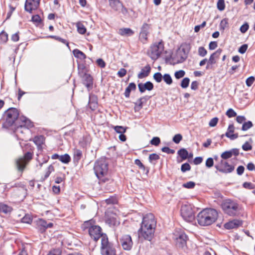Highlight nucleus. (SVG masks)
Instances as JSON below:
<instances>
[{
	"label": "nucleus",
	"mask_w": 255,
	"mask_h": 255,
	"mask_svg": "<svg viewBox=\"0 0 255 255\" xmlns=\"http://www.w3.org/2000/svg\"><path fill=\"white\" fill-rule=\"evenodd\" d=\"M156 222L152 214H146L143 217L140 229L138 231L139 239L151 241L154 236Z\"/></svg>",
	"instance_id": "f257e3e1"
},
{
	"label": "nucleus",
	"mask_w": 255,
	"mask_h": 255,
	"mask_svg": "<svg viewBox=\"0 0 255 255\" xmlns=\"http://www.w3.org/2000/svg\"><path fill=\"white\" fill-rule=\"evenodd\" d=\"M218 218L217 211L213 209L207 208L199 213L197 216L198 224L202 226H209L214 223Z\"/></svg>",
	"instance_id": "f03ea898"
},
{
	"label": "nucleus",
	"mask_w": 255,
	"mask_h": 255,
	"mask_svg": "<svg viewBox=\"0 0 255 255\" xmlns=\"http://www.w3.org/2000/svg\"><path fill=\"white\" fill-rule=\"evenodd\" d=\"M19 126L15 130V133L19 139L27 141L30 140L27 135L29 134L30 131L29 128H32L33 125L32 123L25 117H21L19 118Z\"/></svg>",
	"instance_id": "7ed1b4c3"
},
{
	"label": "nucleus",
	"mask_w": 255,
	"mask_h": 255,
	"mask_svg": "<svg viewBox=\"0 0 255 255\" xmlns=\"http://www.w3.org/2000/svg\"><path fill=\"white\" fill-rule=\"evenodd\" d=\"M221 207L224 212L232 217L240 215L243 209L236 201L228 199L223 201Z\"/></svg>",
	"instance_id": "20e7f679"
},
{
	"label": "nucleus",
	"mask_w": 255,
	"mask_h": 255,
	"mask_svg": "<svg viewBox=\"0 0 255 255\" xmlns=\"http://www.w3.org/2000/svg\"><path fill=\"white\" fill-rule=\"evenodd\" d=\"M94 170L100 182L105 183L108 180L106 177L108 171V163L104 158H101L96 161L94 164Z\"/></svg>",
	"instance_id": "39448f33"
},
{
	"label": "nucleus",
	"mask_w": 255,
	"mask_h": 255,
	"mask_svg": "<svg viewBox=\"0 0 255 255\" xmlns=\"http://www.w3.org/2000/svg\"><path fill=\"white\" fill-rule=\"evenodd\" d=\"M91 221H87L84 223V226L85 228H88L89 234L91 237L95 241H97L99 238H101L105 234L102 232L101 228L97 225H91Z\"/></svg>",
	"instance_id": "423d86ee"
},
{
	"label": "nucleus",
	"mask_w": 255,
	"mask_h": 255,
	"mask_svg": "<svg viewBox=\"0 0 255 255\" xmlns=\"http://www.w3.org/2000/svg\"><path fill=\"white\" fill-rule=\"evenodd\" d=\"M101 253L102 255H116V251L113 244L109 242L107 235L102 237Z\"/></svg>",
	"instance_id": "0eeeda50"
},
{
	"label": "nucleus",
	"mask_w": 255,
	"mask_h": 255,
	"mask_svg": "<svg viewBox=\"0 0 255 255\" xmlns=\"http://www.w3.org/2000/svg\"><path fill=\"white\" fill-rule=\"evenodd\" d=\"M181 215L187 222H192L195 219V213L193 206L190 204H184L181 208Z\"/></svg>",
	"instance_id": "6e6552de"
},
{
	"label": "nucleus",
	"mask_w": 255,
	"mask_h": 255,
	"mask_svg": "<svg viewBox=\"0 0 255 255\" xmlns=\"http://www.w3.org/2000/svg\"><path fill=\"white\" fill-rule=\"evenodd\" d=\"M19 116V112L16 108L8 109L4 113L5 125L10 127L12 126Z\"/></svg>",
	"instance_id": "1a4fd4ad"
},
{
	"label": "nucleus",
	"mask_w": 255,
	"mask_h": 255,
	"mask_svg": "<svg viewBox=\"0 0 255 255\" xmlns=\"http://www.w3.org/2000/svg\"><path fill=\"white\" fill-rule=\"evenodd\" d=\"M163 49L164 46L161 41L155 43L150 46L148 55L152 59L156 60L160 56Z\"/></svg>",
	"instance_id": "9d476101"
},
{
	"label": "nucleus",
	"mask_w": 255,
	"mask_h": 255,
	"mask_svg": "<svg viewBox=\"0 0 255 255\" xmlns=\"http://www.w3.org/2000/svg\"><path fill=\"white\" fill-rule=\"evenodd\" d=\"M32 158V154L30 152H26L23 157L19 158L16 162V166L19 170L22 171L26 164Z\"/></svg>",
	"instance_id": "9b49d317"
},
{
	"label": "nucleus",
	"mask_w": 255,
	"mask_h": 255,
	"mask_svg": "<svg viewBox=\"0 0 255 255\" xmlns=\"http://www.w3.org/2000/svg\"><path fill=\"white\" fill-rule=\"evenodd\" d=\"M172 238L175 243L179 248L184 247L186 244V235L183 233H178L173 234Z\"/></svg>",
	"instance_id": "f8f14e48"
},
{
	"label": "nucleus",
	"mask_w": 255,
	"mask_h": 255,
	"mask_svg": "<svg viewBox=\"0 0 255 255\" xmlns=\"http://www.w3.org/2000/svg\"><path fill=\"white\" fill-rule=\"evenodd\" d=\"M40 0H26L25 2V10L30 13L36 10L39 6Z\"/></svg>",
	"instance_id": "ddd939ff"
},
{
	"label": "nucleus",
	"mask_w": 255,
	"mask_h": 255,
	"mask_svg": "<svg viewBox=\"0 0 255 255\" xmlns=\"http://www.w3.org/2000/svg\"><path fill=\"white\" fill-rule=\"evenodd\" d=\"M120 241L121 245L124 250L128 251L131 249L133 243L129 235H123Z\"/></svg>",
	"instance_id": "4468645a"
},
{
	"label": "nucleus",
	"mask_w": 255,
	"mask_h": 255,
	"mask_svg": "<svg viewBox=\"0 0 255 255\" xmlns=\"http://www.w3.org/2000/svg\"><path fill=\"white\" fill-rule=\"evenodd\" d=\"M222 50L221 49H218L216 51L212 53L208 61L206 66V69H208L210 68V66L216 63V60L219 58L220 55L221 54Z\"/></svg>",
	"instance_id": "2eb2a0df"
},
{
	"label": "nucleus",
	"mask_w": 255,
	"mask_h": 255,
	"mask_svg": "<svg viewBox=\"0 0 255 255\" xmlns=\"http://www.w3.org/2000/svg\"><path fill=\"white\" fill-rule=\"evenodd\" d=\"M106 223L111 227L116 226L120 224L117 216L113 214L107 215Z\"/></svg>",
	"instance_id": "dca6fc26"
},
{
	"label": "nucleus",
	"mask_w": 255,
	"mask_h": 255,
	"mask_svg": "<svg viewBox=\"0 0 255 255\" xmlns=\"http://www.w3.org/2000/svg\"><path fill=\"white\" fill-rule=\"evenodd\" d=\"M84 85L87 87L88 91L93 88V78L92 76L88 74L81 77Z\"/></svg>",
	"instance_id": "f3484780"
},
{
	"label": "nucleus",
	"mask_w": 255,
	"mask_h": 255,
	"mask_svg": "<svg viewBox=\"0 0 255 255\" xmlns=\"http://www.w3.org/2000/svg\"><path fill=\"white\" fill-rule=\"evenodd\" d=\"M242 224V222L239 220L234 219L233 220L224 225V227L226 229H232L237 228L241 226Z\"/></svg>",
	"instance_id": "a211bd4d"
},
{
	"label": "nucleus",
	"mask_w": 255,
	"mask_h": 255,
	"mask_svg": "<svg viewBox=\"0 0 255 255\" xmlns=\"http://www.w3.org/2000/svg\"><path fill=\"white\" fill-rule=\"evenodd\" d=\"M235 130V127L233 124L229 126L225 135L231 140H234L238 138V135L237 133H233Z\"/></svg>",
	"instance_id": "6ab92c4d"
},
{
	"label": "nucleus",
	"mask_w": 255,
	"mask_h": 255,
	"mask_svg": "<svg viewBox=\"0 0 255 255\" xmlns=\"http://www.w3.org/2000/svg\"><path fill=\"white\" fill-rule=\"evenodd\" d=\"M37 225L39 228V230L41 231V232H43L46 229L52 227L53 224L52 223H47L45 220L39 219L38 221H37Z\"/></svg>",
	"instance_id": "aec40b11"
},
{
	"label": "nucleus",
	"mask_w": 255,
	"mask_h": 255,
	"mask_svg": "<svg viewBox=\"0 0 255 255\" xmlns=\"http://www.w3.org/2000/svg\"><path fill=\"white\" fill-rule=\"evenodd\" d=\"M138 87L141 93H143L146 90L151 91L153 88V84L149 81L144 84L139 83L138 84Z\"/></svg>",
	"instance_id": "412c9836"
},
{
	"label": "nucleus",
	"mask_w": 255,
	"mask_h": 255,
	"mask_svg": "<svg viewBox=\"0 0 255 255\" xmlns=\"http://www.w3.org/2000/svg\"><path fill=\"white\" fill-rule=\"evenodd\" d=\"M111 7L115 11H119L123 7V3L119 0H109Z\"/></svg>",
	"instance_id": "4be33fe9"
},
{
	"label": "nucleus",
	"mask_w": 255,
	"mask_h": 255,
	"mask_svg": "<svg viewBox=\"0 0 255 255\" xmlns=\"http://www.w3.org/2000/svg\"><path fill=\"white\" fill-rule=\"evenodd\" d=\"M221 163L222 164V168H223V170H222V173H228L234 171L235 169L234 166L229 164L226 161H222Z\"/></svg>",
	"instance_id": "5701e85b"
},
{
	"label": "nucleus",
	"mask_w": 255,
	"mask_h": 255,
	"mask_svg": "<svg viewBox=\"0 0 255 255\" xmlns=\"http://www.w3.org/2000/svg\"><path fill=\"white\" fill-rule=\"evenodd\" d=\"M118 33L123 36H130L133 34V31L129 28H122L119 29Z\"/></svg>",
	"instance_id": "b1692460"
},
{
	"label": "nucleus",
	"mask_w": 255,
	"mask_h": 255,
	"mask_svg": "<svg viewBox=\"0 0 255 255\" xmlns=\"http://www.w3.org/2000/svg\"><path fill=\"white\" fill-rule=\"evenodd\" d=\"M150 70L151 68L149 65L145 66L141 69V72L138 74V78L139 79H142L147 77L149 75Z\"/></svg>",
	"instance_id": "393cba45"
},
{
	"label": "nucleus",
	"mask_w": 255,
	"mask_h": 255,
	"mask_svg": "<svg viewBox=\"0 0 255 255\" xmlns=\"http://www.w3.org/2000/svg\"><path fill=\"white\" fill-rule=\"evenodd\" d=\"M78 74L80 77L88 74L89 70L86 66L83 64L78 65Z\"/></svg>",
	"instance_id": "a878e982"
},
{
	"label": "nucleus",
	"mask_w": 255,
	"mask_h": 255,
	"mask_svg": "<svg viewBox=\"0 0 255 255\" xmlns=\"http://www.w3.org/2000/svg\"><path fill=\"white\" fill-rule=\"evenodd\" d=\"M136 89V85L134 83H130L126 89L125 96L126 98H129L130 92Z\"/></svg>",
	"instance_id": "bb28decb"
},
{
	"label": "nucleus",
	"mask_w": 255,
	"mask_h": 255,
	"mask_svg": "<svg viewBox=\"0 0 255 255\" xmlns=\"http://www.w3.org/2000/svg\"><path fill=\"white\" fill-rule=\"evenodd\" d=\"M82 156V151L78 149H75L74 151V161L78 162Z\"/></svg>",
	"instance_id": "cd10ccee"
},
{
	"label": "nucleus",
	"mask_w": 255,
	"mask_h": 255,
	"mask_svg": "<svg viewBox=\"0 0 255 255\" xmlns=\"http://www.w3.org/2000/svg\"><path fill=\"white\" fill-rule=\"evenodd\" d=\"M33 141L38 147H40L44 142V136L42 135L35 136Z\"/></svg>",
	"instance_id": "c85d7f7f"
},
{
	"label": "nucleus",
	"mask_w": 255,
	"mask_h": 255,
	"mask_svg": "<svg viewBox=\"0 0 255 255\" xmlns=\"http://www.w3.org/2000/svg\"><path fill=\"white\" fill-rule=\"evenodd\" d=\"M76 27L78 32L81 34H84L86 32V28L85 26L81 22L76 23Z\"/></svg>",
	"instance_id": "c756f323"
},
{
	"label": "nucleus",
	"mask_w": 255,
	"mask_h": 255,
	"mask_svg": "<svg viewBox=\"0 0 255 255\" xmlns=\"http://www.w3.org/2000/svg\"><path fill=\"white\" fill-rule=\"evenodd\" d=\"M73 53L75 57L77 58L82 59H85L86 58V55L78 49H74L73 51Z\"/></svg>",
	"instance_id": "7c9ffc66"
},
{
	"label": "nucleus",
	"mask_w": 255,
	"mask_h": 255,
	"mask_svg": "<svg viewBox=\"0 0 255 255\" xmlns=\"http://www.w3.org/2000/svg\"><path fill=\"white\" fill-rule=\"evenodd\" d=\"M182 51L184 54V59H185L187 57V55L190 51V45L189 44L185 43L181 46Z\"/></svg>",
	"instance_id": "2f4dec72"
},
{
	"label": "nucleus",
	"mask_w": 255,
	"mask_h": 255,
	"mask_svg": "<svg viewBox=\"0 0 255 255\" xmlns=\"http://www.w3.org/2000/svg\"><path fill=\"white\" fill-rule=\"evenodd\" d=\"M178 154L182 160H185L187 158L188 152L187 150L184 148H182L178 151Z\"/></svg>",
	"instance_id": "473e14b6"
},
{
	"label": "nucleus",
	"mask_w": 255,
	"mask_h": 255,
	"mask_svg": "<svg viewBox=\"0 0 255 255\" xmlns=\"http://www.w3.org/2000/svg\"><path fill=\"white\" fill-rule=\"evenodd\" d=\"M70 160V156L68 154L60 155L59 158V160L64 163H68Z\"/></svg>",
	"instance_id": "72a5a7b5"
},
{
	"label": "nucleus",
	"mask_w": 255,
	"mask_h": 255,
	"mask_svg": "<svg viewBox=\"0 0 255 255\" xmlns=\"http://www.w3.org/2000/svg\"><path fill=\"white\" fill-rule=\"evenodd\" d=\"M11 211V208L5 204H0V212L4 213H8L10 212Z\"/></svg>",
	"instance_id": "f704fd0d"
},
{
	"label": "nucleus",
	"mask_w": 255,
	"mask_h": 255,
	"mask_svg": "<svg viewBox=\"0 0 255 255\" xmlns=\"http://www.w3.org/2000/svg\"><path fill=\"white\" fill-rule=\"evenodd\" d=\"M7 40H8V34L4 31H2L0 33V43H4L7 41Z\"/></svg>",
	"instance_id": "c9c22d12"
},
{
	"label": "nucleus",
	"mask_w": 255,
	"mask_h": 255,
	"mask_svg": "<svg viewBox=\"0 0 255 255\" xmlns=\"http://www.w3.org/2000/svg\"><path fill=\"white\" fill-rule=\"evenodd\" d=\"M32 221L31 216L29 214L25 215L22 219L21 222L26 224H31Z\"/></svg>",
	"instance_id": "e433bc0d"
},
{
	"label": "nucleus",
	"mask_w": 255,
	"mask_h": 255,
	"mask_svg": "<svg viewBox=\"0 0 255 255\" xmlns=\"http://www.w3.org/2000/svg\"><path fill=\"white\" fill-rule=\"evenodd\" d=\"M253 126V123L251 121L245 122L242 126V130L243 131H246L251 128Z\"/></svg>",
	"instance_id": "4c0bfd02"
},
{
	"label": "nucleus",
	"mask_w": 255,
	"mask_h": 255,
	"mask_svg": "<svg viewBox=\"0 0 255 255\" xmlns=\"http://www.w3.org/2000/svg\"><path fill=\"white\" fill-rule=\"evenodd\" d=\"M163 80L168 85H171L172 83V79L170 75L168 74H165L163 76Z\"/></svg>",
	"instance_id": "58836bf2"
},
{
	"label": "nucleus",
	"mask_w": 255,
	"mask_h": 255,
	"mask_svg": "<svg viewBox=\"0 0 255 255\" xmlns=\"http://www.w3.org/2000/svg\"><path fill=\"white\" fill-rule=\"evenodd\" d=\"M217 6L218 10L220 11H223L225 9V4L224 0H218Z\"/></svg>",
	"instance_id": "ea45409f"
},
{
	"label": "nucleus",
	"mask_w": 255,
	"mask_h": 255,
	"mask_svg": "<svg viewBox=\"0 0 255 255\" xmlns=\"http://www.w3.org/2000/svg\"><path fill=\"white\" fill-rule=\"evenodd\" d=\"M185 75V72L183 70H180L177 71H176L174 73L175 77L177 79H180L184 76Z\"/></svg>",
	"instance_id": "a19ab883"
},
{
	"label": "nucleus",
	"mask_w": 255,
	"mask_h": 255,
	"mask_svg": "<svg viewBox=\"0 0 255 255\" xmlns=\"http://www.w3.org/2000/svg\"><path fill=\"white\" fill-rule=\"evenodd\" d=\"M228 24V20L227 18H224L222 19L220 24V29L224 30V29L227 27Z\"/></svg>",
	"instance_id": "79ce46f5"
},
{
	"label": "nucleus",
	"mask_w": 255,
	"mask_h": 255,
	"mask_svg": "<svg viewBox=\"0 0 255 255\" xmlns=\"http://www.w3.org/2000/svg\"><path fill=\"white\" fill-rule=\"evenodd\" d=\"M190 82L189 78L186 77L184 78L181 81V86L183 88H186L188 87Z\"/></svg>",
	"instance_id": "37998d69"
},
{
	"label": "nucleus",
	"mask_w": 255,
	"mask_h": 255,
	"mask_svg": "<svg viewBox=\"0 0 255 255\" xmlns=\"http://www.w3.org/2000/svg\"><path fill=\"white\" fill-rule=\"evenodd\" d=\"M226 115L228 118H231L236 117L237 113L233 109L230 108L226 112Z\"/></svg>",
	"instance_id": "c03bdc74"
},
{
	"label": "nucleus",
	"mask_w": 255,
	"mask_h": 255,
	"mask_svg": "<svg viewBox=\"0 0 255 255\" xmlns=\"http://www.w3.org/2000/svg\"><path fill=\"white\" fill-rule=\"evenodd\" d=\"M198 55L201 57L205 56L207 54V51L203 47H199L198 50Z\"/></svg>",
	"instance_id": "a18cd8bd"
},
{
	"label": "nucleus",
	"mask_w": 255,
	"mask_h": 255,
	"mask_svg": "<svg viewBox=\"0 0 255 255\" xmlns=\"http://www.w3.org/2000/svg\"><path fill=\"white\" fill-rule=\"evenodd\" d=\"M54 167L52 165H49L47 168V171L45 174L44 180L48 178L49 176L51 173L54 171Z\"/></svg>",
	"instance_id": "49530a36"
},
{
	"label": "nucleus",
	"mask_w": 255,
	"mask_h": 255,
	"mask_svg": "<svg viewBox=\"0 0 255 255\" xmlns=\"http://www.w3.org/2000/svg\"><path fill=\"white\" fill-rule=\"evenodd\" d=\"M221 157L223 159H227L232 157V153L230 150L225 151L222 153Z\"/></svg>",
	"instance_id": "de8ad7c7"
},
{
	"label": "nucleus",
	"mask_w": 255,
	"mask_h": 255,
	"mask_svg": "<svg viewBox=\"0 0 255 255\" xmlns=\"http://www.w3.org/2000/svg\"><path fill=\"white\" fill-rule=\"evenodd\" d=\"M114 128L116 132L121 134L125 133L126 131V128L122 126H115Z\"/></svg>",
	"instance_id": "09e8293b"
},
{
	"label": "nucleus",
	"mask_w": 255,
	"mask_h": 255,
	"mask_svg": "<svg viewBox=\"0 0 255 255\" xmlns=\"http://www.w3.org/2000/svg\"><path fill=\"white\" fill-rule=\"evenodd\" d=\"M153 78L157 82L160 83L162 81L163 76L160 73L157 72L154 74Z\"/></svg>",
	"instance_id": "8fccbe9b"
},
{
	"label": "nucleus",
	"mask_w": 255,
	"mask_h": 255,
	"mask_svg": "<svg viewBox=\"0 0 255 255\" xmlns=\"http://www.w3.org/2000/svg\"><path fill=\"white\" fill-rule=\"evenodd\" d=\"M191 169V166L188 163H185L181 165V170L183 172L189 171Z\"/></svg>",
	"instance_id": "3c124183"
},
{
	"label": "nucleus",
	"mask_w": 255,
	"mask_h": 255,
	"mask_svg": "<svg viewBox=\"0 0 255 255\" xmlns=\"http://www.w3.org/2000/svg\"><path fill=\"white\" fill-rule=\"evenodd\" d=\"M159 159V156L156 153H152L149 156V160L150 162H152L153 161H156Z\"/></svg>",
	"instance_id": "603ef678"
},
{
	"label": "nucleus",
	"mask_w": 255,
	"mask_h": 255,
	"mask_svg": "<svg viewBox=\"0 0 255 255\" xmlns=\"http://www.w3.org/2000/svg\"><path fill=\"white\" fill-rule=\"evenodd\" d=\"M182 139V136L180 134H175L173 137V141L176 144L179 143Z\"/></svg>",
	"instance_id": "864d4df0"
},
{
	"label": "nucleus",
	"mask_w": 255,
	"mask_h": 255,
	"mask_svg": "<svg viewBox=\"0 0 255 255\" xmlns=\"http://www.w3.org/2000/svg\"><path fill=\"white\" fill-rule=\"evenodd\" d=\"M160 142V139L158 137H154L150 141V143L152 145L157 146Z\"/></svg>",
	"instance_id": "5fc2aeb1"
},
{
	"label": "nucleus",
	"mask_w": 255,
	"mask_h": 255,
	"mask_svg": "<svg viewBox=\"0 0 255 255\" xmlns=\"http://www.w3.org/2000/svg\"><path fill=\"white\" fill-rule=\"evenodd\" d=\"M195 183L193 181H189L183 184V186L185 188L191 189L194 187Z\"/></svg>",
	"instance_id": "6e6d98bb"
},
{
	"label": "nucleus",
	"mask_w": 255,
	"mask_h": 255,
	"mask_svg": "<svg viewBox=\"0 0 255 255\" xmlns=\"http://www.w3.org/2000/svg\"><path fill=\"white\" fill-rule=\"evenodd\" d=\"M242 148L245 151H249L252 149V146L249 142L247 141L242 145Z\"/></svg>",
	"instance_id": "4d7b16f0"
},
{
	"label": "nucleus",
	"mask_w": 255,
	"mask_h": 255,
	"mask_svg": "<svg viewBox=\"0 0 255 255\" xmlns=\"http://www.w3.org/2000/svg\"><path fill=\"white\" fill-rule=\"evenodd\" d=\"M218 118L216 117L212 119L209 123V126L211 127H215L218 123Z\"/></svg>",
	"instance_id": "13d9d810"
},
{
	"label": "nucleus",
	"mask_w": 255,
	"mask_h": 255,
	"mask_svg": "<svg viewBox=\"0 0 255 255\" xmlns=\"http://www.w3.org/2000/svg\"><path fill=\"white\" fill-rule=\"evenodd\" d=\"M214 161L213 159L211 157L207 158L206 161V166L208 168H211L213 166Z\"/></svg>",
	"instance_id": "bf43d9fd"
},
{
	"label": "nucleus",
	"mask_w": 255,
	"mask_h": 255,
	"mask_svg": "<svg viewBox=\"0 0 255 255\" xmlns=\"http://www.w3.org/2000/svg\"><path fill=\"white\" fill-rule=\"evenodd\" d=\"M161 150L164 152H166L168 154H173L175 152V150L169 148L168 147H162L161 149Z\"/></svg>",
	"instance_id": "052dcab7"
},
{
	"label": "nucleus",
	"mask_w": 255,
	"mask_h": 255,
	"mask_svg": "<svg viewBox=\"0 0 255 255\" xmlns=\"http://www.w3.org/2000/svg\"><path fill=\"white\" fill-rule=\"evenodd\" d=\"M254 81H255V78L253 76L250 77L249 78H247V79L246 80V85L248 87H250L253 84Z\"/></svg>",
	"instance_id": "680f3d73"
},
{
	"label": "nucleus",
	"mask_w": 255,
	"mask_h": 255,
	"mask_svg": "<svg viewBox=\"0 0 255 255\" xmlns=\"http://www.w3.org/2000/svg\"><path fill=\"white\" fill-rule=\"evenodd\" d=\"M249 27V24L247 23H246L241 26L240 27V31L242 33H245L248 30Z\"/></svg>",
	"instance_id": "e2e57ef3"
},
{
	"label": "nucleus",
	"mask_w": 255,
	"mask_h": 255,
	"mask_svg": "<svg viewBox=\"0 0 255 255\" xmlns=\"http://www.w3.org/2000/svg\"><path fill=\"white\" fill-rule=\"evenodd\" d=\"M246 120L245 117L243 116H238L236 117V121L239 124H244Z\"/></svg>",
	"instance_id": "0e129e2a"
},
{
	"label": "nucleus",
	"mask_w": 255,
	"mask_h": 255,
	"mask_svg": "<svg viewBox=\"0 0 255 255\" xmlns=\"http://www.w3.org/2000/svg\"><path fill=\"white\" fill-rule=\"evenodd\" d=\"M147 34H148V32H145V31H144V32L141 31L140 32L139 37L142 41H146L147 40Z\"/></svg>",
	"instance_id": "69168bd1"
},
{
	"label": "nucleus",
	"mask_w": 255,
	"mask_h": 255,
	"mask_svg": "<svg viewBox=\"0 0 255 255\" xmlns=\"http://www.w3.org/2000/svg\"><path fill=\"white\" fill-rule=\"evenodd\" d=\"M127 73V70L124 68H121L118 72L117 75L119 77H124Z\"/></svg>",
	"instance_id": "338daca9"
},
{
	"label": "nucleus",
	"mask_w": 255,
	"mask_h": 255,
	"mask_svg": "<svg viewBox=\"0 0 255 255\" xmlns=\"http://www.w3.org/2000/svg\"><path fill=\"white\" fill-rule=\"evenodd\" d=\"M96 63L97 65L101 68H104L106 66L105 62L101 58L98 59L97 60Z\"/></svg>",
	"instance_id": "774afa93"
}]
</instances>
